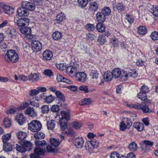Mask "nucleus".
I'll return each mask as SVG.
<instances>
[{"mask_svg":"<svg viewBox=\"0 0 158 158\" xmlns=\"http://www.w3.org/2000/svg\"><path fill=\"white\" fill-rule=\"evenodd\" d=\"M55 94L59 100L64 102L65 101L64 96L61 92L59 91H56Z\"/></svg>","mask_w":158,"mask_h":158,"instance_id":"36","label":"nucleus"},{"mask_svg":"<svg viewBox=\"0 0 158 158\" xmlns=\"http://www.w3.org/2000/svg\"><path fill=\"white\" fill-rule=\"evenodd\" d=\"M4 12L9 15H12L14 13V9L8 6H5L3 7Z\"/></svg>","mask_w":158,"mask_h":158,"instance_id":"28","label":"nucleus"},{"mask_svg":"<svg viewBox=\"0 0 158 158\" xmlns=\"http://www.w3.org/2000/svg\"><path fill=\"white\" fill-rule=\"evenodd\" d=\"M17 13L20 16H27L29 14V12L26 8L21 6L17 9Z\"/></svg>","mask_w":158,"mask_h":158,"instance_id":"16","label":"nucleus"},{"mask_svg":"<svg viewBox=\"0 0 158 158\" xmlns=\"http://www.w3.org/2000/svg\"><path fill=\"white\" fill-rule=\"evenodd\" d=\"M12 123V121L10 118H6L3 121V125L5 128L10 127Z\"/></svg>","mask_w":158,"mask_h":158,"instance_id":"34","label":"nucleus"},{"mask_svg":"<svg viewBox=\"0 0 158 158\" xmlns=\"http://www.w3.org/2000/svg\"><path fill=\"white\" fill-rule=\"evenodd\" d=\"M126 19L130 24L133 23L134 20V18L133 16L130 14H127L126 15Z\"/></svg>","mask_w":158,"mask_h":158,"instance_id":"49","label":"nucleus"},{"mask_svg":"<svg viewBox=\"0 0 158 158\" xmlns=\"http://www.w3.org/2000/svg\"><path fill=\"white\" fill-rule=\"evenodd\" d=\"M20 31L21 33L24 34V37L29 40H31L33 36L31 34V29L29 27H24L21 28Z\"/></svg>","mask_w":158,"mask_h":158,"instance_id":"8","label":"nucleus"},{"mask_svg":"<svg viewBox=\"0 0 158 158\" xmlns=\"http://www.w3.org/2000/svg\"><path fill=\"white\" fill-rule=\"evenodd\" d=\"M106 41V37L104 35H100L98 37L97 42L100 45H103Z\"/></svg>","mask_w":158,"mask_h":158,"instance_id":"43","label":"nucleus"},{"mask_svg":"<svg viewBox=\"0 0 158 158\" xmlns=\"http://www.w3.org/2000/svg\"><path fill=\"white\" fill-rule=\"evenodd\" d=\"M127 106L130 108L141 110L143 113L150 112L148 106L143 103H137L135 104H127Z\"/></svg>","mask_w":158,"mask_h":158,"instance_id":"4","label":"nucleus"},{"mask_svg":"<svg viewBox=\"0 0 158 158\" xmlns=\"http://www.w3.org/2000/svg\"><path fill=\"white\" fill-rule=\"evenodd\" d=\"M62 36L61 33L59 31H56L52 34V38L55 40H58L60 39Z\"/></svg>","mask_w":158,"mask_h":158,"instance_id":"32","label":"nucleus"},{"mask_svg":"<svg viewBox=\"0 0 158 158\" xmlns=\"http://www.w3.org/2000/svg\"><path fill=\"white\" fill-rule=\"evenodd\" d=\"M79 89L80 90L83 91L85 93H87L92 91H94V89H93V90L91 89H88V88L87 86L82 85L80 86L79 87Z\"/></svg>","mask_w":158,"mask_h":158,"instance_id":"44","label":"nucleus"},{"mask_svg":"<svg viewBox=\"0 0 158 158\" xmlns=\"http://www.w3.org/2000/svg\"><path fill=\"white\" fill-rule=\"evenodd\" d=\"M96 18L99 23H103L106 19V16L101 12H98L96 14Z\"/></svg>","mask_w":158,"mask_h":158,"instance_id":"18","label":"nucleus"},{"mask_svg":"<svg viewBox=\"0 0 158 158\" xmlns=\"http://www.w3.org/2000/svg\"><path fill=\"white\" fill-rule=\"evenodd\" d=\"M102 23H99L97 24L96 25L97 29L99 32H102L105 31V26Z\"/></svg>","mask_w":158,"mask_h":158,"instance_id":"37","label":"nucleus"},{"mask_svg":"<svg viewBox=\"0 0 158 158\" xmlns=\"http://www.w3.org/2000/svg\"><path fill=\"white\" fill-rule=\"evenodd\" d=\"M54 97L52 94L44 98L45 101L47 103H50L54 100Z\"/></svg>","mask_w":158,"mask_h":158,"instance_id":"46","label":"nucleus"},{"mask_svg":"<svg viewBox=\"0 0 158 158\" xmlns=\"http://www.w3.org/2000/svg\"><path fill=\"white\" fill-rule=\"evenodd\" d=\"M56 66L58 69L61 71L64 70L66 68V65L63 63L56 64Z\"/></svg>","mask_w":158,"mask_h":158,"instance_id":"62","label":"nucleus"},{"mask_svg":"<svg viewBox=\"0 0 158 158\" xmlns=\"http://www.w3.org/2000/svg\"><path fill=\"white\" fill-rule=\"evenodd\" d=\"M66 18L65 15L62 12L58 13L56 17V21L57 23H60L65 20Z\"/></svg>","mask_w":158,"mask_h":158,"instance_id":"22","label":"nucleus"},{"mask_svg":"<svg viewBox=\"0 0 158 158\" xmlns=\"http://www.w3.org/2000/svg\"><path fill=\"white\" fill-rule=\"evenodd\" d=\"M64 135L63 133H62L60 136V139H57L55 138H52L50 139V143L54 147L58 146L62 141L64 139Z\"/></svg>","mask_w":158,"mask_h":158,"instance_id":"10","label":"nucleus"},{"mask_svg":"<svg viewBox=\"0 0 158 158\" xmlns=\"http://www.w3.org/2000/svg\"><path fill=\"white\" fill-rule=\"evenodd\" d=\"M11 135L10 133H7L4 135L2 137V140L3 143H7L11 137Z\"/></svg>","mask_w":158,"mask_h":158,"instance_id":"51","label":"nucleus"},{"mask_svg":"<svg viewBox=\"0 0 158 158\" xmlns=\"http://www.w3.org/2000/svg\"><path fill=\"white\" fill-rule=\"evenodd\" d=\"M3 149L6 152L11 151L12 150V145L8 143H3Z\"/></svg>","mask_w":158,"mask_h":158,"instance_id":"39","label":"nucleus"},{"mask_svg":"<svg viewBox=\"0 0 158 158\" xmlns=\"http://www.w3.org/2000/svg\"><path fill=\"white\" fill-rule=\"evenodd\" d=\"M152 39L154 40H158V33L156 31L152 32L151 35Z\"/></svg>","mask_w":158,"mask_h":158,"instance_id":"61","label":"nucleus"},{"mask_svg":"<svg viewBox=\"0 0 158 158\" xmlns=\"http://www.w3.org/2000/svg\"><path fill=\"white\" fill-rule=\"evenodd\" d=\"M57 104H58V105H53L50 108L51 111L56 112L59 110V106H61L62 105L61 102L59 101Z\"/></svg>","mask_w":158,"mask_h":158,"instance_id":"38","label":"nucleus"},{"mask_svg":"<svg viewBox=\"0 0 158 158\" xmlns=\"http://www.w3.org/2000/svg\"><path fill=\"white\" fill-rule=\"evenodd\" d=\"M111 12V10L109 7L106 6L102 8L101 12L106 16L110 15Z\"/></svg>","mask_w":158,"mask_h":158,"instance_id":"41","label":"nucleus"},{"mask_svg":"<svg viewBox=\"0 0 158 158\" xmlns=\"http://www.w3.org/2000/svg\"><path fill=\"white\" fill-rule=\"evenodd\" d=\"M94 139H91V141L87 142L85 144V147L86 150H89V149L92 148L91 147H95L96 144H98L96 142L94 141Z\"/></svg>","mask_w":158,"mask_h":158,"instance_id":"26","label":"nucleus"},{"mask_svg":"<svg viewBox=\"0 0 158 158\" xmlns=\"http://www.w3.org/2000/svg\"><path fill=\"white\" fill-rule=\"evenodd\" d=\"M110 39V42L111 43L114 47L118 46L119 41L116 37H112Z\"/></svg>","mask_w":158,"mask_h":158,"instance_id":"45","label":"nucleus"},{"mask_svg":"<svg viewBox=\"0 0 158 158\" xmlns=\"http://www.w3.org/2000/svg\"><path fill=\"white\" fill-rule=\"evenodd\" d=\"M151 12L154 15L158 16V6H153V8L151 10Z\"/></svg>","mask_w":158,"mask_h":158,"instance_id":"52","label":"nucleus"},{"mask_svg":"<svg viewBox=\"0 0 158 158\" xmlns=\"http://www.w3.org/2000/svg\"><path fill=\"white\" fill-rule=\"evenodd\" d=\"M132 125V122L128 118H124L122 119L119 125V129L121 131H124L126 129H129Z\"/></svg>","mask_w":158,"mask_h":158,"instance_id":"5","label":"nucleus"},{"mask_svg":"<svg viewBox=\"0 0 158 158\" xmlns=\"http://www.w3.org/2000/svg\"><path fill=\"white\" fill-rule=\"evenodd\" d=\"M29 23V19L26 17L20 19L17 21V25L19 27H22L27 26Z\"/></svg>","mask_w":158,"mask_h":158,"instance_id":"11","label":"nucleus"},{"mask_svg":"<svg viewBox=\"0 0 158 158\" xmlns=\"http://www.w3.org/2000/svg\"><path fill=\"white\" fill-rule=\"evenodd\" d=\"M7 48V45L6 43L3 42H0V50L5 52Z\"/></svg>","mask_w":158,"mask_h":158,"instance_id":"57","label":"nucleus"},{"mask_svg":"<svg viewBox=\"0 0 158 158\" xmlns=\"http://www.w3.org/2000/svg\"><path fill=\"white\" fill-rule=\"evenodd\" d=\"M29 129L33 132L39 131L42 127L41 123L37 120H33L28 124Z\"/></svg>","mask_w":158,"mask_h":158,"instance_id":"6","label":"nucleus"},{"mask_svg":"<svg viewBox=\"0 0 158 158\" xmlns=\"http://www.w3.org/2000/svg\"><path fill=\"white\" fill-rule=\"evenodd\" d=\"M72 126L74 128L78 129L81 127V124L78 122H74L73 123Z\"/></svg>","mask_w":158,"mask_h":158,"instance_id":"64","label":"nucleus"},{"mask_svg":"<svg viewBox=\"0 0 158 158\" xmlns=\"http://www.w3.org/2000/svg\"><path fill=\"white\" fill-rule=\"evenodd\" d=\"M33 51L35 52L41 51L42 48V43L40 41L37 40L32 41L31 44Z\"/></svg>","mask_w":158,"mask_h":158,"instance_id":"7","label":"nucleus"},{"mask_svg":"<svg viewBox=\"0 0 158 158\" xmlns=\"http://www.w3.org/2000/svg\"><path fill=\"white\" fill-rule=\"evenodd\" d=\"M21 6L26 8L27 10L33 11L35 8L34 3L27 1L22 2L21 3Z\"/></svg>","mask_w":158,"mask_h":158,"instance_id":"9","label":"nucleus"},{"mask_svg":"<svg viewBox=\"0 0 158 158\" xmlns=\"http://www.w3.org/2000/svg\"><path fill=\"white\" fill-rule=\"evenodd\" d=\"M89 10L92 13L97 11L98 8V5L96 2H92L89 4Z\"/></svg>","mask_w":158,"mask_h":158,"instance_id":"23","label":"nucleus"},{"mask_svg":"<svg viewBox=\"0 0 158 158\" xmlns=\"http://www.w3.org/2000/svg\"><path fill=\"white\" fill-rule=\"evenodd\" d=\"M137 98L141 100H144L147 98V94L140 91L137 95Z\"/></svg>","mask_w":158,"mask_h":158,"instance_id":"47","label":"nucleus"},{"mask_svg":"<svg viewBox=\"0 0 158 158\" xmlns=\"http://www.w3.org/2000/svg\"><path fill=\"white\" fill-rule=\"evenodd\" d=\"M47 128L48 130L53 129L56 126V123L53 120H48L47 123Z\"/></svg>","mask_w":158,"mask_h":158,"instance_id":"31","label":"nucleus"},{"mask_svg":"<svg viewBox=\"0 0 158 158\" xmlns=\"http://www.w3.org/2000/svg\"><path fill=\"white\" fill-rule=\"evenodd\" d=\"M42 112L43 114L47 113L49 111V108L47 105H44L41 107Z\"/></svg>","mask_w":158,"mask_h":158,"instance_id":"59","label":"nucleus"},{"mask_svg":"<svg viewBox=\"0 0 158 158\" xmlns=\"http://www.w3.org/2000/svg\"><path fill=\"white\" fill-rule=\"evenodd\" d=\"M5 32L8 35L12 38H15L16 35V32L12 27H7L5 29Z\"/></svg>","mask_w":158,"mask_h":158,"instance_id":"14","label":"nucleus"},{"mask_svg":"<svg viewBox=\"0 0 158 158\" xmlns=\"http://www.w3.org/2000/svg\"><path fill=\"white\" fill-rule=\"evenodd\" d=\"M103 77L104 80L106 81H110L113 77L112 72L109 71H107L104 73Z\"/></svg>","mask_w":158,"mask_h":158,"instance_id":"25","label":"nucleus"},{"mask_svg":"<svg viewBox=\"0 0 158 158\" xmlns=\"http://www.w3.org/2000/svg\"><path fill=\"white\" fill-rule=\"evenodd\" d=\"M123 81L126 80L128 77V75L127 72L124 70L121 71L120 76Z\"/></svg>","mask_w":158,"mask_h":158,"instance_id":"56","label":"nucleus"},{"mask_svg":"<svg viewBox=\"0 0 158 158\" xmlns=\"http://www.w3.org/2000/svg\"><path fill=\"white\" fill-rule=\"evenodd\" d=\"M84 143V140L81 137L76 138L73 142L75 146L78 148H80L83 147Z\"/></svg>","mask_w":158,"mask_h":158,"instance_id":"15","label":"nucleus"},{"mask_svg":"<svg viewBox=\"0 0 158 158\" xmlns=\"http://www.w3.org/2000/svg\"><path fill=\"white\" fill-rule=\"evenodd\" d=\"M16 150L21 152H25L26 151L25 148H24L23 145H19L18 144L16 145Z\"/></svg>","mask_w":158,"mask_h":158,"instance_id":"54","label":"nucleus"},{"mask_svg":"<svg viewBox=\"0 0 158 158\" xmlns=\"http://www.w3.org/2000/svg\"><path fill=\"white\" fill-rule=\"evenodd\" d=\"M87 0H78V3L79 6L81 7H85L88 4Z\"/></svg>","mask_w":158,"mask_h":158,"instance_id":"53","label":"nucleus"},{"mask_svg":"<svg viewBox=\"0 0 158 158\" xmlns=\"http://www.w3.org/2000/svg\"><path fill=\"white\" fill-rule=\"evenodd\" d=\"M15 120L20 125H22L26 122V118L22 113H19L15 117Z\"/></svg>","mask_w":158,"mask_h":158,"instance_id":"12","label":"nucleus"},{"mask_svg":"<svg viewBox=\"0 0 158 158\" xmlns=\"http://www.w3.org/2000/svg\"><path fill=\"white\" fill-rule=\"evenodd\" d=\"M19 143L21 145H23L25 148L26 147H29L30 149L31 148L32 144L30 141L24 140L23 141H19Z\"/></svg>","mask_w":158,"mask_h":158,"instance_id":"33","label":"nucleus"},{"mask_svg":"<svg viewBox=\"0 0 158 158\" xmlns=\"http://www.w3.org/2000/svg\"><path fill=\"white\" fill-rule=\"evenodd\" d=\"M36 145L34 149V152L38 154L43 155L45 151L44 146L46 145V143L44 140H36L35 142Z\"/></svg>","mask_w":158,"mask_h":158,"instance_id":"3","label":"nucleus"},{"mask_svg":"<svg viewBox=\"0 0 158 158\" xmlns=\"http://www.w3.org/2000/svg\"><path fill=\"white\" fill-rule=\"evenodd\" d=\"M137 31L139 35H143L147 33V31L145 27L140 26L138 28Z\"/></svg>","mask_w":158,"mask_h":158,"instance_id":"40","label":"nucleus"},{"mask_svg":"<svg viewBox=\"0 0 158 158\" xmlns=\"http://www.w3.org/2000/svg\"><path fill=\"white\" fill-rule=\"evenodd\" d=\"M75 77L77 81L82 82H85L86 79V75L85 73L83 72L76 73Z\"/></svg>","mask_w":158,"mask_h":158,"instance_id":"13","label":"nucleus"},{"mask_svg":"<svg viewBox=\"0 0 158 158\" xmlns=\"http://www.w3.org/2000/svg\"><path fill=\"white\" fill-rule=\"evenodd\" d=\"M3 57L4 60L8 62H16L19 60V57L15 51L12 50H9L6 53L3 55Z\"/></svg>","mask_w":158,"mask_h":158,"instance_id":"1","label":"nucleus"},{"mask_svg":"<svg viewBox=\"0 0 158 158\" xmlns=\"http://www.w3.org/2000/svg\"><path fill=\"white\" fill-rule=\"evenodd\" d=\"M34 137L36 139H42L44 138L45 135L42 132H36L34 134Z\"/></svg>","mask_w":158,"mask_h":158,"instance_id":"50","label":"nucleus"},{"mask_svg":"<svg viewBox=\"0 0 158 158\" xmlns=\"http://www.w3.org/2000/svg\"><path fill=\"white\" fill-rule=\"evenodd\" d=\"M60 114L61 117L60 118L59 123L61 129L64 130L67 127V122L70 120V116L69 112L64 111H61Z\"/></svg>","mask_w":158,"mask_h":158,"instance_id":"2","label":"nucleus"},{"mask_svg":"<svg viewBox=\"0 0 158 158\" xmlns=\"http://www.w3.org/2000/svg\"><path fill=\"white\" fill-rule=\"evenodd\" d=\"M53 54L52 52L49 50H46L43 54L44 59L46 60H50Z\"/></svg>","mask_w":158,"mask_h":158,"instance_id":"21","label":"nucleus"},{"mask_svg":"<svg viewBox=\"0 0 158 158\" xmlns=\"http://www.w3.org/2000/svg\"><path fill=\"white\" fill-rule=\"evenodd\" d=\"M56 80L58 82H63L68 84L72 83V81L69 79L65 78L62 75L58 74L56 76Z\"/></svg>","mask_w":158,"mask_h":158,"instance_id":"17","label":"nucleus"},{"mask_svg":"<svg viewBox=\"0 0 158 158\" xmlns=\"http://www.w3.org/2000/svg\"><path fill=\"white\" fill-rule=\"evenodd\" d=\"M85 28L86 30L88 31H93L95 30V27L93 24H87L85 26Z\"/></svg>","mask_w":158,"mask_h":158,"instance_id":"55","label":"nucleus"},{"mask_svg":"<svg viewBox=\"0 0 158 158\" xmlns=\"http://www.w3.org/2000/svg\"><path fill=\"white\" fill-rule=\"evenodd\" d=\"M128 72L129 76L131 77H135L137 76V73L135 69H130Z\"/></svg>","mask_w":158,"mask_h":158,"instance_id":"58","label":"nucleus"},{"mask_svg":"<svg viewBox=\"0 0 158 158\" xmlns=\"http://www.w3.org/2000/svg\"><path fill=\"white\" fill-rule=\"evenodd\" d=\"M149 90V89L147 86L143 85L141 87L140 91L145 93V94H147V93L148 92Z\"/></svg>","mask_w":158,"mask_h":158,"instance_id":"63","label":"nucleus"},{"mask_svg":"<svg viewBox=\"0 0 158 158\" xmlns=\"http://www.w3.org/2000/svg\"><path fill=\"white\" fill-rule=\"evenodd\" d=\"M125 8V5L122 3H118L117 8L120 11H123Z\"/></svg>","mask_w":158,"mask_h":158,"instance_id":"60","label":"nucleus"},{"mask_svg":"<svg viewBox=\"0 0 158 158\" xmlns=\"http://www.w3.org/2000/svg\"><path fill=\"white\" fill-rule=\"evenodd\" d=\"M77 72L76 68L75 67L69 66L68 67L66 70V73L70 76L73 73H76Z\"/></svg>","mask_w":158,"mask_h":158,"instance_id":"29","label":"nucleus"},{"mask_svg":"<svg viewBox=\"0 0 158 158\" xmlns=\"http://www.w3.org/2000/svg\"><path fill=\"white\" fill-rule=\"evenodd\" d=\"M24 113L26 114L29 115L30 116L35 117L36 115V114L35 111L33 107H29L27 108L24 111Z\"/></svg>","mask_w":158,"mask_h":158,"instance_id":"20","label":"nucleus"},{"mask_svg":"<svg viewBox=\"0 0 158 158\" xmlns=\"http://www.w3.org/2000/svg\"><path fill=\"white\" fill-rule=\"evenodd\" d=\"M89 75L91 78L93 79L97 80L98 77L99 73L96 70H92Z\"/></svg>","mask_w":158,"mask_h":158,"instance_id":"42","label":"nucleus"},{"mask_svg":"<svg viewBox=\"0 0 158 158\" xmlns=\"http://www.w3.org/2000/svg\"><path fill=\"white\" fill-rule=\"evenodd\" d=\"M91 102V99L89 98H85L82 99L80 102V104L83 105L86 104H89Z\"/></svg>","mask_w":158,"mask_h":158,"instance_id":"48","label":"nucleus"},{"mask_svg":"<svg viewBox=\"0 0 158 158\" xmlns=\"http://www.w3.org/2000/svg\"><path fill=\"white\" fill-rule=\"evenodd\" d=\"M133 127L138 131H142L144 128L143 124L139 122L134 123L133 124Z\"/></svg>","mask_w":158,"mask_h":158,"instance_id":"24","label":"nucleus"},{"mask_svg":"<svg viewBox=\"0 0 158 158\" xmlns=\"http://www.w3.org/2000/svg\"><path fill=\"white\" fill-rule=\"evenodd\" d=\"M138 148L137 145L135 142H131L129 144L128 149L131 151L135 152L137 150Z\"/></svg>","mask_w":158,"mask_h":158,"instance_id":"27","label":"nucleus"},{"mask_svg":"<svg viewBox=\"0 0 158 158\" xmlns=\"http://www.w3.org/2000/svg\"><path fill=\"white\" fill-rule=\"evenodd\" d=\"M121 70L118 68H114L112 71L113 77L115 78L119 77L121 74Z\"/></svg>","mask_w":158,"mask_h":158,"instance_id":"30","label":"nucleus"},{"mask_svg":"<svg viewBox=\"0 0 158 158\" xmlns=\"http://www.w3.org/2000/svg\"><path fill=\"white\" fill-rule=\"evenodd\" d=\"M16 135L19 141H23L27 137L26 133L24 131H20L16 133Z\"/></svg>","mask_w":158,"mask_h":158,"instance_id":"19","label":"nucleus"},{"mask_svg":"<svg viewBox=\"0 0 158 158\" xmlns=\"http://www.w3.org/2000/svg\"><path fill=\"white\" fill-rule=\"evenodd\" d=\"M39 78V75L36 73H31L28 76V79L32 81H36Z\"/></svg>","mask_w":158,"mask_h":158,"instance_id":"35","label":"nucleus"}]
</instances>
